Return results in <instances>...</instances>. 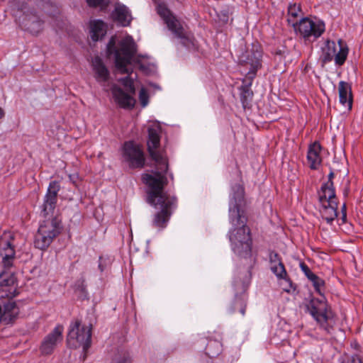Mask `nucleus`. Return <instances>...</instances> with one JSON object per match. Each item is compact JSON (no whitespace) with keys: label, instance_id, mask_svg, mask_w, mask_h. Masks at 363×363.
<instances>
[{"label":"nucleus","instance_id":"nucleus-1","mask_svg":"<svg viewBox=\"0 0 363 363\" xmlns=\"http://www.w3.org/2000/svg\"><path fill=\"white\" fill-rule=\"evenodd\" d=\"M147 150L155 162V169L144 173L142 180L147 186V202L160 211L155 214L152 225L160 230L166 228L177 199L164 192L168 183L167 172L168 161L166 153L160 149L162 128L160 124L153 123L147 128Z\"/></svg>","mask_w":363,"mask_h":363},{"label":"nucleus","instance_id":"nucleus-2","mask_svg":"<svg viewBox=\"0 0 363 363\" xmlns=\"http://www.w3.org/2000/svg\"><path fill=\"white\" fill-rule=\"evenodd\" d=\"M245 205L244 189L240 184L233 187L229 203V219L233 228L228 232L231 249L239 257H250L252 239L242 208Z\"/></svg>","mask_w":363,"mask_h":363},{"label":"nucleus","instance_id":"nucleus-3","mask_svg":"<svg viewBox=\"0 0 363 363\" xmlns=\"http://www.w3.org/2000/svg\"><path fill=\"white\" fill-rule=\"evenodd\" d=\"M60 189L59 183L52 181L44 198L41 213L48 218L40 225L34 240L35 247L40 250L47 249L61 231L60 220L57 217H53Z\"/></svg>","mask_w":363,"mask_h":363},{"label":"nucleus","instance_id":"nucleus-4","mask_svg":"<svg viewBox=\"0 0 363 363\" xmlns=\"http://www.w3.org/2000/svg\"><path fill=\"white\" fill-rule=\"evenodd\" d=\"M136 44L133 38L127 35L116 46V37L113 36L107 44L108 55H113L116 69L122 74L129 73L128 66L136 54Z\"/></svg>","mask_w":363,"mask_h":363},{"label":"nucleus","instance_id":"nucleus-5","mask_svg":"<svg viewBox=\"0 0 363 363\" xmlns=\"http://www.w3.org/2000/svg\"><path fill=\"white\" fill-rule=\"evenodd\" d=\"M67 344L71 348L82 347L86 354L91 343V328L89 325H81L76 320L72 323L67 335Z\"/></svg>","mask_w":363,"mask_h":363},{"label":"nucleus","instance_id":"nucleus-6","mask_svg":"<svg viewBox=\"0 0 363 363\" xmlns=\"http://www.w3.org/2000/svg\"><path fill=\"white\" fill-rule=\"evenodd\" d=\"M294 30L305 42L313 43L325 32V24L320 20L313 21L307 17L302 18Z\"/></svg>","mask_w":363,"mask_h":363},{"label":"nucleus","instance_id":"nucleus-7","mask_svg":"<svg viewBox=\"0 0 363 363\" xmlns=\"http://www.w3.org/2000/svg\"><path fill=\"white\" fill-rule=\"evenodd\" d=\"M262 50L258 43H252L239 57L240 63L249 69L248 78L253 79L262 67Z\"/></svg>","mask_w":363,"mask_h":363},{"label":"nucleus","instance_id":"nucleus-8","mask_svg":"<svg viewBox=\"0 0 363 363\" xmlns=\"http://www.w3.org/2000/svg\"><path fill=\"white\" fill-rule=\"evenodd\" d=\"M321 59L323 63H328L333 60L337 65H342L348 55L349 49L347 44L341 39L337 41V45L335 41L327 40L325 46L322 48Z\"/></svg>","mask_w":363,"mask_h":363},{"label":"nucleus","instance_id":"nucleus-9","mask_svg":"<svg viewBox=\"0 0 363 363\" xmlns=\"http://www.w3.org/2000/svg\"><path fill=\"white\" fill-rule=\"evenodd\" d=\"M310 314L327 333H330L328 321L333 318V314L325 297L313 298L307 306Z\"/></svg>","mask_w":363,"mask_h":363},{"label":"nucleus","instance_id":"nucleus-10","mask_svg":"<svg viewBox=\"0 0 363 363\" xmlns=\"http://www.w3.org/2000/svg\"><path fill=\"white\" fill-rule=\"evenodd\" d=\"M322 194H318L319 202L321 205L320 210L322 218L331 225L337 216V201L335 192L332 189L325 188Z\"/></svg>","mask_w":363,"mask_h":363},{"label":"nucleus","instance_id":"nucleus-11","mask_svg":"<svg viewBox=\"0 0 363 363\" xmlns=\"http://www.w3.org/2000/svg\"><path fill=\"white\" fill-rule=\"evenodd\" d=\"M119 81L124 86L125 91L120 87L113 86L112 94L115 101L122 108H133L135 104V100L133 98L135 92L133 81L129 77L122 78Z\"/></svg>","mask_w":363,"mask_h":363},{"label":"nucleus","instance_id":"nucleus-12","mask_svg":"<svg viewBox=\"0 0 363 363\" xmlns=\"http://www.w3.org/2000/svg\"><path fill=\"white\" fill-rule=\"evenodd\" d=\"M123 156L132 168H142L145 164L143 152L138 145L131 141L124 144Z\"/></svg>","mask_w":363,"mask_h":363},{"label":"nucleus","instance_id":"nucleus-13","mask_svg":"<svg viewBox=\"0 0 363 363\" xmlns=\"http://www.w3.org/2000/svg\"><path fill=\"white\" fill-rule=\"evenodd\" d=\"M158 14L164 19L169 30L175 37L181 39L186 38V33L180 22L172 16L169 9L164 5L160 4L157 6Z\"/></svg>","mask_w":363,"mask_h":363},{"label":"nucleus","instance_id":"nucleus-14","mask_svg":"<svg viewBox=\"0 0 363 363\" xmlns=\"http://www.w3.org/2000/svg\"><path fill=\"white\" fill-rule=\"evenodd\" d=\"M63 327L57 325L53 330L43 339L40 345V352L43 354H50L57 345L62 340Z\"/></svg>","mask_w":363,"mask_h":363},{"label":"nucleus","instance_id":"nucleus-15","mask_svg":"<svg viewBox=\"0 0 363 363\" xmlns=\"http://www.w3.org/2000/svg\"><path fill=\"white\" fill-rule=\"evenodd\" d=\"M19 23L32 34H38L43 29V21L33 11H28L19 16Z\"/></svg>","mask_w":363,"mask_h":363},{"label":"nucleus","instance_id":"nucleus-16","mask_svg":"<svg viewBox=\"0 0 363 363\" xmlns=\"http://www.w3.org/2000/svg\"><path fill=\"white\" fill-rule=\"evenodd\" d=\"M0 255L2 257L4 268L10 269L15 257V250L11 240L6 238L0 239Z\"/></svg>","mask_w":363,"mask_h":363},{"label":"nucleus","instance_id":"nucleus-17","mask_svg":"<svg viewBox=\"0 0 363 363\" xmlns=\"http://www.w3.org/2000/svg\"><path fill=\"white\" fill-rule=\"evenodd\" d=\"M321 146L319 143L314 142L311 144L308 150L307 161L309 167L312 169H317L322 162L320 157Z\"/></svg>","mask_w":363,"mask_h":363},{"label":"nucleus","instance_id":"nucleus-18","mask_svg":"<svg viewBox=\"0 0 363 363\" xmlns=\"http://www.w3.org/2000/svg\"><path fill=\"white\" fill-rule=\"evenodd\" d=\"M6 269L0 274V287H9L8 290L2 289V291L8 292L6 296L13 298L16 296V289L13 286L16 278L11 272H6Z\"/></svg>","mask_w":363,"mask_h":363},{"label":"nucleus","instance_id":"nucleus-19","mask_svg":"<svg viewBox=\"0 0 363 363\" xmlns=\"http://www.w3.org/2000/svg\"><path fill=\"white\" fill-rule=\"evenodd\" d=\"M92 67L97 82H106L108 81L109 72L99 57L96 56L92 60Z\"/></svg>","mask_w":363,"mask_h":363},{"label":"nucleus","instance_id":"nucleus-20","mask_svg":"<svg viewBox=\"0 0 363 363\" xmlns=\"http://www.w3.org/2000/svg\"><path fill=\"white\" fill-rule=\"evenodd\" d=\"M338 91L340 103L349 109H351L352 106V96L350 85L347 82L340 81L339 82Z\"/></svg>","mask_w":363,"mask_h":363},{"label":"nucleus","instance_id":"nucleus-21","mask_svg":"<svg viewBox=\"0 0 363 363\" xmlns=\"http://www.w3.org/2000/svg\"><path fill=\"white\" fill-rule=\"evenodd\" d=\"M115 21L123 26H128L130 23L132 17L129 9L124 5L118 4L113 13Z\"/></svg>","mask_w":363,"mask_h":363},{"label":"nucleus","instance_id":"nucleus-22","mask_svg":"<svg viewBox=\"0 0 363 363\" xmlns=\"http://www.w3.org/2000/svg\"><path fill=\"white\" fill-rule=\"evenodd\" d=\"M107 26L101 20L90 21L91 38L94 41L101 39L106 33Z\"/></svg>","mask_w":363,"mask_h":363},{"label":"nucleus","instance_id":"nucleus-23","mask_svg":"<svg viewBox=\"0 0 363 363\" xmlns=\"http://www.w3.org/2000/svg\"><path fill=\"white\" fill-rule=\"evenodd\" d=\"M19 310L15 302L9 301L4 306V312L1 313V320L9 323L18 315Z\"/></svg>","mask_w":363,"mask_h":363},{"label":"nucleus","instance_id":"nucleus-24","mask_svg":"<svg viewBox=\"0 0 363 363\" xmlns=\"http://www.w3.org/2000/svg\"><path fill=\"white\" fill-rule=\"evenodd\" d=\"M302 14L301 6L296 4H290L288 7L287 21L294 28L298 24L297 18Z\"/></svg>","mask_w":363,"mask_h":363},{"label":"nucleus","instance_id":"nucleus-25","mask_svg":"<svg viewBox=\"0 0 363 363\" xmlns=\"http://www.w3.org/2000/svg\"><path fill=\"white\" fill-rule=\"evenodd\" d=\"M206 354L211 357H214L217 356L221 351V344L217 341H209L207 344Z\"/></svg>","mask_w":363,"mask_h":363},{"label":"nucleus","instance_id":"nucleus-26","mask_svg":"<svg viewBox=\"0 0 363 363\" xmlns=\"http://www.w3.org/2000/svg\"><path fill=\"white\" fill-rule=\"evenodd\" d=\"M270 269L279 279H285V277H287L286 271L282 262L271 265Z\"/></svg>","mask_w":363,"mask_h":363},{"label":"nucleus","instance_id":"nucleus-27","mask_svg":"<svg viewBox=\"0 0 363 363\" xmlns=\"http://www.w3.org/2000/svg\"><path fill=\"white\" fill-rule=\"evenodd\" d=\"M315 279H311L310 281L313 283V285L315 291L320 295H322V289L324 286L325 281L318 277L317 275L314 276Z\"/></svg>","mask_w":363,"mask_h":363},{"label":"nucleus","instance_id":"nucleus-28","mask_svg":"<svg viewBox=\"0 0 363 363\" xmlns=\"http://www.w3.org/2000/svg\"><path fill=\"white\" fill-rule=\"evenodd\" d=\"M334 177V173L331 172L328 175V181L323 184L320 188V189L318 191V194H322L323 190H325V188H330L332 189L333 192H335L334 186H333V182L332 181L333 178Z\"/></svg>","mask_w":363,"mask_h":363},{"label":"nucleus","instance_id":"nucleus-29","mask_svg":"<svg viewBox=\"0 0 363 363\" xmlns=\"http://www.w3.org/2000/svg\"><path fill=\"white\" fill-rule=\"evenodd\" d=\"M253 94L248 89H245L241 94V101L244 107L248 104L249 101L252 100Z\"/></svg>","mask_w":363,"mask_h":363},{"label":"nucleus","instance_id":"nucleus-30","mask_svg":"<svg viewBox=\"0 0 363 363\" xmlns=\"http://www.w3.org/2000/svg\"><path fill=\"white\" fill-rule=\"evenodd\" d=\"M148 94L145 88H141L139 93V99L143 107H145L148 104Z\"/></svg>","mask_w":363,"mask_h":363},{"label":"nucleus","instance_id":"nucleus-31","mask_svg":"<svg viewBox=\"0 0 363 363\" xmlns=\"http://www.w3.org/2000/svg\"><path fill=\"white\" fill-rule=\"evenodd\" d=\"M299 267L303 272V273L305 274V276L310 280L311 278L315 279L314 276L315 275L314 273L311 272L310 268L308 267V265L304 262H300Z\"/></svg>","mask_w":363,"mask_h":363},{"label":"nucleus","instance_id":"nucleus-32","mask_svg":"<svg viewBox=\"0 0 363 363\" xmlns=\"http://www.w3.org/2000/svg\"><path fill=\"white\" fill-rule=\"evenodd\" d=\"M283 279L286 282V286L283 288L284 291L290 293L291 291L295 290V286H294L292 281L289 278H287V277H286L285 279Z\"/></svg>","mask_w":363,"mask_h":363},{"label":"nucleus","instance_id":"nucleus-33","mask_svg":"<svg viewBox=\"0 0 363 363\" xmlns=\"http://www.w3.org/2000/svg\"><path fill=\"white\" fill-rule=\"evenodd\" d=\"M270 266L277 264L279 262H282L277 253L271 252L269 254Z\"/></svg>","mask_w":363,"mask_h":363},{"label":"nucleus","instance_id":"nucleus-34","mask_svg":"<svg viewBox=\"0 0 363 363\" xmlns=\"http://www.w3.org/2000/svg\"><path fill=\"white\" fill-rule=\"evenodd\" d=\"M111 363H130V360L125 354L116 357Z\"/></svg>","mask_w":363,"mask_h":363},{"label":"nucleus","instance_id":"nucleus-35","mask_svg":"<svg viewBox=\"0 0 363 363\" xmlns=\"http://www.w3.org/2000/svg\"><path fill=\"white\" fill-rule=\"evenodd\" d=\"M86 1L89 6L96 7L101 6L104 3V0H86Z\"/></svg>","mask_w":363,"mask_h":363},{"label":"nucleus","instance_id":"nucleus-36","mask_svg":"<svg viewBox=\"0 0 363 363\" xmlns=\"http://www.w3.org/2000/svg\"><path fill=\"white\" fill-rule=\"evenodd\" d=\"M347 363H362V361L359 356L353 355L347 360Z\"/></svg>","mask_w":363,"mask_h":363},{"label":"nucleus","instance_id":"nucleus-37","mask_svg":"<svg viewBox=\"0 0 363 363\" xmlns=\"http://www.w3.org/2000/svg\"><path fill=\"white\" fill-rule=\"evenodd\" d=\"M342 220L345 221L346 220V206L345 204L342 206Z\"/></svg>","mask_w":363,"mask_h":363},{"label":"nucleus","instance_id":"nucleus-38","mask_svg":"<svg viewBox=\"0 0 363 363\" xmlns=\"http://www.w3.org/2000/svg\"><path fill=\"white\" fill-rule=\"evenodd\" d=\"M245 310H246V305L244 303H241V308H240V313L242 315H245Z\"/></svg>","mask_w":363,"mask_h":363},{"label":"nucleus","instance_id":"nucleus-39","mask_svg":"<svg viewBox=\"0 0 363 363\" xmlns=\"http://www.w3.org/2000/svg\"><path fill=\"white\" fill-rule=\"evenodd\" d=\"M4 116V111L1 108H0V118H2Z\"/></svg>","mask_w":363,"mask_h":363},{"label":"nucleus","instance_id":"nucleus-40","mask_svg":"<svg viewBox=\"0 0 363 363\" xmlns=\"http://www.w3.org/2000/svg\"><path fill=\"white\" fill-rule=\"evenodd\" d=\"M69 179L72 182V183L75 184L76 182L74 180V179H75L74 176L69 175Z\"/></svg>","mask_w":363,"mask_h":363},{"label":"nucleus","instance_id":"nucleus-41","mask_svg":"<svg viewBox=\"0 0 363 363\" xmlns=\"http://www.w3.org/2000/svg\"><path fill=\"white\" fill-rule=\"evenodd\" d=\"M99 268L100 269V270H101V272H103V271H104V269H103V267H102V266H101V263H99Z\"/></svg>","mask_w":363,"mask_h":363}]
</instances>
